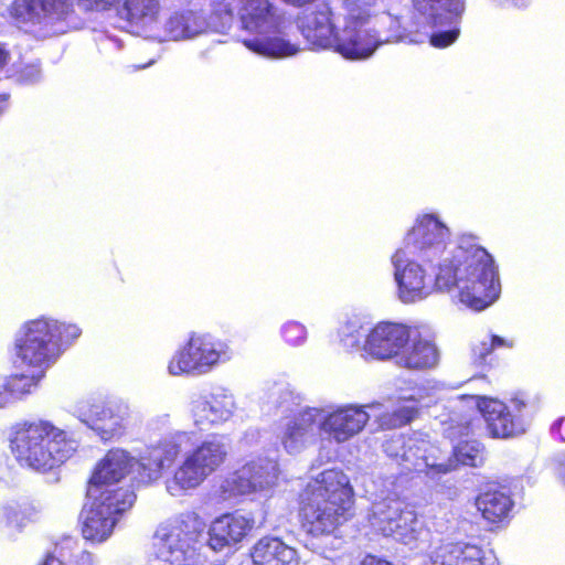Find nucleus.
Masks as SVG:
<instances>
[{
  "label": "nucleus",
  "instance_id": "nucleus-1",
  "mask_svg": "<svg viewBox=\"0 0 565 565\" xmlns=\"http://www.w3.org/2000/svg\"><path fill=\"white\" fill-rule=\"evenodd\" d=\"M449 236L448 227L436 215L426 214L407 233L404 248L418 259L438 266L437 289L449 291L456 287L462 305L483 310L498 299L501 290L494 260L471 237H462L448 250Z\"/></svg>",
  "mask_w": 565,
  "mask_h": 565
},
{
  "label": "nucleus",
  "instance_id": "nucleus-2",
  "mask_svg": "<svg viewBox=\"0 0 565 565\" xmlns=\"http://www.w3.org/2000/svg\"><path fill=\"white\" fill-rule=\"evenodd\" d=\"M376 0H340L334 12L321 3L300 19V31L313 50L333 49L345 58L363 60L385 43L403 40L398 17L375 13Z\"/></svg>",
  "mask_w": 565,
  "mask_h": 565
},
{
  "label": "nucleus",
  "instance_id": "nucleus-3",
  "mask_svg": "<svg viewBox=\"0 0 565 565\" xmlns=\"http://www.w3.org/2000/svg\"><path fill=\"white\" fill-rule=\"evenodd\" d=\"M353 502V489L345 473L338 469L320 472L301 494V512L308 532L313 535L332 533L347 520Z\"/></svg>",
  "mask_w": 565,
  "mask_h": 565
},
{
  "label": "nucleus",
  "instance_id": "nucleus-4",
  "mask_svg": "<svg viewBox=\"0 0 565 565\" xmlns=\"http://www.w3.org/2000/svg\"><path fill=\"white\" fill-rule=\"evenodd\" d=\"M239 2L241 26L248 33V36L242 39L246 49L269 60L286 58L299 52L298 45L282 35L287 19L281 9L269 0Z\"/></svg>",
  "mask_w": 565,
  "mask_h": 565
},
{
  "label": "nucleus",
  "instance_id": "nucleus-5",
  "mask_svg": "<svg viewBox=\"0 0 565 565\" xmlns=\"http://www.w3.org/2000/svg\"><path fill=\"white\" fill-rule=\"evenodd\" d=\"M17 460L38 471L51 470L73 456L77 441L47 420L24 423L11 439Z\"/></svg>",
  "mask_w": 565,
  "mask_h": 565
},
{
  "label": "nucleus",
  "instance_id": "nucleus-6",
  "mask_svg": "<svg viewBox=\"0 0 565 565\" xmlns=\"http://www.w3.org/2000/svg\"><path fill=\"white\" fill-rule=\"evenodd\" d=\"M227 456V445L220 436H211L188 452L171 477L166 480V489L172 497H181L196 489L212 475Z\"/></svg>",
  "mask_w": 565,
  "mask_h": 565
},
{
  "label": "nucleus",
  "instance_id": "nucleus-7",
  "mask_svg": "<svg viewBox=\"0 0 565 565\" xmlns=\"http://www.w3.org/2000/svg\"><path fill=\"white\" fill-rule=\"evenodd\" d=\"M204 529L205 522L195 512L182 513L161 525L154 536L152 565H186Z\"/></svg>",
  "mask_w": 565,
  "mask_h": 565
},
{
  "label": "nucleus",
  "instance_id": "nucleus-8",
  "mask_svg": "<svg viewBox=\"0 0 565 565\" xmlns=\"http://www.w3.org/2000/svg\"><path fill=\"white\" fill-rule=\"evenodd\" d=\"M230 359L226 344L207 333H192L169 361L168 372L172 376H201Z\"/></svg>",
  "mask_w": 565,
  "mask_h": 565
},
{
  "label": "nucleus",
  "instance_id": "nucleus-9",
  "mask_svg": "<svg viewBox=\"0 0 565 565\" xmlns=\"http://www.w3.org/2000/svg\"><path fill=\"white\" fill-rule=\"evenodd\" d=\"M87 495L93 502L84 511L83 536L93 542H103L111 534L118 515L132 507L136 497L130 490L98 491L96 487H88Z\"/></svg>",
  "mask_w": 565,
  "mask_h": 565
},
{
  "label": "nucleus",
  "instance_id": "nucleus-10",
  "mask_svg": "<svg viewBox=\"0 0 565 565\" xmlns=\"http://www.w3.org/2000/svg\"><path fill=\"white\" fill-rule=\"evenodd\" d=\"M57 330L58 326L53 320L38 319L26 323L15 339L17 358L21 365L44 373L60 354Z\"/></svg>",
  "mask_w": 565,
  "mask_h": 565
},
{
  "label": "nucleus",
  "instance_id": "nucleus-11",
  "mask_svg": "<svg viewBox=\"0 0 565 565\" xmlns=\"http://www.w3.org/2000/svg\"><path fill=\"white\" fill-rule=\"evenodd\" d=\"M372 527L384 536L392 537L404 545L415 544L424 531L413 507L398 499H385L375 502L370 516Z\"/></svg>",
  "mask_w": 565,
  "mask_h": 565
},
{
  "label": "nucleus",
  "instance_id": "nucleus-12",
  "mask_svg": "<svg viewBox=\"0 0 565 565\" xmlns=\"http://www.w3.org/2000/svg\"><path fill=\"white\" fill-rule=\"evenodd\" d=\"M76 0H13L10 18L19 28L49 30L75 13Z\"/></svg>",
  "mask_w": 565,
  "mask_h": 565
},
{
  "label": "nucleus",
  "instance_id": "nucleus-13",
  "mask_svg": "<svg viewBox=\"0 0 565 565\" xmlns=\"http://www.w3.org/2000/svg\"><path fill=\"white\" fill-rule=\"evenodd\" d=\"M278 479V465L268 458L248 461L225 478L218 488L222 500L270 490Z\"/></svg>",
  "mask_w": 565,
  "mask_h": 565
},
{
  "label": "nucleus",
  "instance_id": "nucleus-14",
  "mask_svg": "<svg viewBox=\"0 0 565 565\" xmlns=\"http://www.w3.org/2000/svg\"><path fill=\"white\" fill-rule=\"evenodd\" d=\"M190 440L185 431H175L166 436L156 444L147 447L134 460V471L143 483L158 481L163 471L169 468L182 451V447Z\"/></svg>",
  "mask_w": 565,
  "mask_h": 565
},
{
  "label": "nucleus",
  "instance_id": "nucleus-15",
  "mask_svg": "<svg viewBox=\"0 0 565 565\" xmlns=\"http://www.w3.org/2000/svg\"><path fill=\"white\" fill-rule=\"evenodd\" d=\"M405 248L396 250L392 257L394 278L397 284L398 298L404 303H413L428 297L433 286L425 269Z\"/></svg>",
  "mask_w": 565,
  "mask_h": 565
},
{
  "label": "nucleus",
  "instance_id": "nucleus-16",
  "mask_svg": "<svg viewBox=\"0 0 565 565\" xmlns=\"http://www.w3.org/2000/svg\"><path fill=\"white\" fill-rule=\"evenodd\" d=\"M365 407L348 404L332 409L320 408L319 428L330 440L337 444L345 443L359 435L370 420Z\"/></svg>",
  "mask_w": 565,
  "mask_h": 565
},
{
  "label": "nucleus",
  "instance_id": "nucleus-17",
  "mask_svg": "<svg viewBox=\"0 0 565 565\" xmlns=\"http://www.w3.org/2000/svg\"><path fill=\"white\" fill-rule=\"evenodd\" d=\"M236 411L235 397L231 391L218 387L213 392L199 395L190 403V415L200 430H209L226 423Z\"/></svg>",
  "mask_w": 565,
  "mask_h": 565
},
{
  "label": "nucleus",
  "instance_id": "nucleus-18",
  "mask_svg": "<svg viewBox=\"0 0 565 565\" xmlns=\"http://www.w3.org/2000/svg\"><path fill=\"white\" fill-rule=\"evenodd\" d=\"M524 407V401L519 397L511 401L510 408L497 399H482L478 403V412L482 414L491 435L501 438L525 431V422L520 414Z\"/></svg>",
  "mask_w": 565,
  "mask_h": 565
},
{
  "label": "nucleus",
  "instance_id": "nucleus-19",
  "mask_svg": "<svg viewBox=\"0 0 565 565\" xmlns=\"http://www.w3.org/2000/svg\"><path fill=\"white\" fill-rule=\"evenodd\" d=\"M385 454L396 460L406 471H424L434 478L438 475L448 473L452 465L447 462H436L428 456L419 455L420 448L415 440L406 439L403 435H393L383 444Z\"/></svg>",
  "mask_w": 565,
  "mask_h": 565
},
{
  "label": "nucleus",
  "instance_id": "nucleus-20",
  "mask_svg": "<svg viewBox=\"0 0 565 565\" xmlns=\"http://www.w3.org/2000/svg\"><path fill=\"white\" fill-rule=\"evenodd\" d=\"M409 330L398 323L382 322L371 329L363 344V351L376 360H392L408 343Z\"/></svg>",
  "mask_w": 565,
  "mask_h": 565
},
{
  "label": "nucleus",
  "instance_id": "nucleus-21",
  "mask_svg": "<svg viewBox=\"0 0 565 565\" xmlns=\"http://www.w3.org/2000/svg\"><path fill=\"white\" fill-rule=\"evenodd\" d=\"M320 416V408L307 407L292 417L281 419L278 438L287 452L298 454L313 440L315 425Z\"/></svg>",
  "mask_w": 565,
  "mask_h": 565
},
{
  "label": "nucleus",
  "instance_id": "nucleus-22",
  "mask_svg": "<svg viewBox=\"0 0 565 565\" xmlns=\"http://www.w3.org/2000/svg\"><path fill=\"white\" fill-rule=\"evenodd\" d=\"M130 408L126 403H111L106 406H93L89 414L81 420L94 430L102 440L119 437L126 430L130 419Z\"/></svg>",
  "mask_w": 565,
  "mask_h": 565
},
{
  "label": "nucleus",
  "instance_id": "nucleus-23",
  "mask_svg": "<svg viewBox=\"0 0 565 565\" xmlns=\"http://www.w3.org/2000/svg\"><path fill=\"white\" fill-rule=\"evenodd\" d=\"M207 17L202 10L181 9L173 11L163 22L160 41H186L210 32Z\"/></svg>",
  "mask_w": 565,
  "mask_h": 565
},
{
  "label": "nucleus",
  "instance_id": "nucleus-24",
  "mask_svg": "<svg viewBox=\"0 0 565 565\" xmlns=\"http://www.w3.org/2000/svg\"><path fill=\"white\" fill-rule=\"evenodd\" d=\"M254 520L239 513H226L215 519L209 529V546L223 551L241 542L253 529Z\"/></svg>",
  "mask_w": 565,
  "mask_h": 565
},
{
  "label": "nucleus",
  "instance_id": "nucleus-25",
  "mask_svg": "<svg viewBox=\"0 0 565 565\" xmlns=\"http://www.w3.org/2000/svg\"><path fill=\"white\" fill-rule=\"evenodd\" d=\"M134 469V458L126 450L111 449L96 467L88 487H96L98 491L106 489L125 490L116 484Z\"/></svg>",
  "mask_w": 565,
  "mask_h": 565
},
{
  "label": "nucleus",
  "instance_id": "nucleus-26",
  "mask_svg": "<svg viewBox=\"0 0 565 565\" xmlns=\"http://www.w3.org/2000/svg\"><path fill=\"white\" fill-rule=\"evenodd\" d=\"M439 350L428 339L422 337L408 340L397 355L396 365L413 371H424L435 367L439 362Z\"/></svg>",
  "mask_w": 565,
  "mask_h": 565
},
{
  "label": "nucleus",
  "instance_id": "nucleus-27",
  "mask_svg": "<svg viewBox=\"0 0 565 565\" xmlns=\"http://www.w3.org/2000/svg\"><path fill=\"white\" fill-rule=\"evenodd\" d=\"M253 565H298L297 551L275 536L259 539L250 548Z\"/></svg>",
  "mask_w": 565,
  "mask_h": 565
},
{
  "label": "nucleus",
  "instance_id": "nucleus-28",
  "mask_svg": "<svg viewBox=\"0 0 565 565\" xmlns=\"http://www.w3.org/2000/svg\"><path fill=\"white\" fill-rule=\"evenodd\" d=\"M161 11L160 0H124L120 13L131 26L152 33Z\"/></svg>",
  "mask_w": 565,
  "mask_h": 565
},
{
  "label": "nucleus",
  "instance_id": "nucleus-29",
  "mask_svg": "<svg viewBox=\"0 0 565 565\" xmlns=\"http://www.w3.org/2000/svg\"><path fill=\"white\" fill-rule=\"evenodd\" d=\"M414 8L433 24L452 23L463 11L462 0H413Z\"/></svg>",
  "mask_w": 565,
  "mask_h": 565
},
{
  "label": "nucleus",
  "instance_id": "nucleus-30",
  "mask_svg": "<svg viewBox=\"0 0 565 565\" xmlns=\"http://www.w3.org/2000/svg\"><path fill=\"white\" fill-rule=\"evenodd\" d=\"M476 505L483 519L490 523H498L508 516L512 501L504 492L493 490L481 493L476 500Z\"/></svg>",
  "mask_w": 565,
  "mask_h": 565
},
{
  "label": "nucleus",
  "instance_id": "nucleus-31",
  "mask_svg": "<svg viewBox=\"0 0 565 565\" xmlns=\"http://www.w3.org/2000/svg\"><path fill=\"white\" fill-rule=\"evenodd\" d=\"M43 372L34 370L31 374H14L2 380L0 388L8 391L11 403L24 398L36 387Z\"/></svg>",
  "mask_w": 565,
  "mask_h": 565
},
{
  "label": "nucleus",
  "instance_id": "nucleus-32",
  "mask_svg": "<svg viewBox=\"0 0 565 565\" xmlns=\"http://www.w3.org/2000/svg\"><path fill=\"white\" fill-rule=\"evenodd\" d=\"M436 462L451 463L452 467L448 471L454 470L459 463L470 467H479L484 461V449L482 445L477 440L463 441L454 447V459H444Z\"/></svg>",
  "mask_w": 565,
  "mask_h": 565
},
{
  "label": "nucleus",
  "instance_id": "nucleus-33",
  "mask_svg": "<svg viewBox=\"0 0 565 565\" xmlns=\"http://www.w3.org/2000/svg\"><path fill=\"white\" fill-rule=\"evenodd\" d=\"M233 21V8L226 0H213L207 23L210 32L222 33L227 30Z\"/></svg>",
  "mask_w": 565,
  "mask_h": 565
},
{
  "label": "nucleus",
  "instance_id": "nucleus-34",
  "mask_svg": "<svg viewBox=\"0 0 565 565\" xmlns=\"http://www.w3.org/2000/svg\"><path fill=\"white\" fill-rule=\"evenodd\" d=\"M370 331L358 321H349L340 331L341 342L348 349H363L361 343H364Z\"/></svg>",
  "mask_w": 565,
  "mask_h": 565
},
{
  "label": "nucleus",
  "instance_id": "nucleus-35",
  "mask_svg": "<svg viewBox=\"0 0 565 565\" xmlns=\"http://www.w3.org/2000/svg\"><path fill=\"white\" fill-rule=\"evenodd\" d=\"M417 414V408L409 403L403 404L394 409L392 413H386L380 416V424L382 427L393 428L403 426L409 423Z\"/></svg>",
  "mask_w": 565,
  "mask_h": 565
},
{
  "label": "nucleus",
  "instance_id": "nucleus-36",
  "mask_svg": "<svg viewBox=\"0 0 565 565\" xmlns=\"http://www.w3.org/2000/svg\"><path fill=\"white\" fill-rule=\"evenodd\" d=\"M454 546L458 565H483L484 554L478 545L457 542Z\"/></svg>",
  "mask_w": 565,
  "mask_h": 565
},
{
  "label": "nucleus",
  "instance_id": "nucleus-37",
  "mask_svg": "<svg viewBox=\"0 0 565 565\" xmlns=\"http://www.w3.org/2000/svg\"><path fill=\"white\" fill-rule=\"evenodd\" d=\"M456 553L454 543H443L433 550L426 565H458Z\"/></svg>",
  "mask_w": 565,
  "mask_h": 565
},
{
  "label": "nucleus",
  "instance_id": "nucleus-38",
  "mask_svg": "<svg viewBox=\"0 0 565 565\" xmlns=\"http://www.w3.org/2000/svg\"><path fill=\"white\" fill-rule=\"evenodd\" d=\"M512 347V343H507L503 338L491 335L487 340L473 345L472 354L476 358V363L481 365L486 361V356L492 352L497 347Z\"/></svg>",
  "mask_w": 565,
  "mask_h": 565
},
{
  "label": "nucleus",
  "instance_id": "nucleus-39",
  "mask_svg": "<svg viewBox=\"0 0 565 565\" xmlns=\"http://www.w3.org/2000/svg\"><path fill=\"white\" fill-rule=\"evenodd\" d=\"M281 333L285 341L294 347L301 345L307 338L306 328L295 321H290L284 324Z\"/></svg>",
  "mask_w": 565,
  "mask_h": 565
},
{
  "label": "nucleus",
  "instance_id": "nucleus-40",
  "mask_svg": "<svg viewBox=\"0 0 565 565\" xmlns=\"http://www.w3.org/2000/svg\"><path fill=\"white\" fill-rule=\"evenodd\" d=\"M17 81L22 84H34L41 78V68L38 62L21 66L15 73Z\"/></svg>",
  "mask_w": 565,
  "mask_h": 565
},
{
  "label": "nucleus",
  "instance_id": "nucleus-41",
  "mask_svg": "<svg viewBox=\"0 0 565 565\" xmlns=\"http://www.w3.org/2000/svg\"><path fill=\"white\" fill-rule=\"evenodd\" d=\"M459 35V29L436 32L430 35V44L436 47H446L454 43Z\"/></svg>",
  "mask_w": 565,
  "mask_h": 565
},
{
  "label": "nucleus",
  "instance_id": "nucleus-42",
  "mask_svg": "<svg viewBox=\"0 0 565 565\" xmlns=\"http://www.w3.org/2000/svg\"><path fill=\"white\" fill-rule=\"evenodd\" d=\"M120 0H77L78 6L86 11L104 12L113 9Z\"/></svg>",
  "mask_w": 565,
  "mask_h": 565
},
{
  "label": "nucleus",
  "instance_id": "nucleus-43",
  "mask_svg": "<svg viewBox=\"0 0 565 565\" xmlns=\"http://www.w3.org/2000/svg\"><path fill=\"white\" fill-rule=\"evenodd\" d=\"M54 321L58 326V330L56 331L57 342L58 341L68 342V341L77 339L81 335V329L77 326L60 323L56 320H54Z\"/></svg>",
  "mask_w": 565,
  "mask_h": 565
},
{
  "label": "nucleus",
  "instance_id": "nucleus-44",
  "mask_svg": "<svg viewBox=\"0 0 565 565\" xmlns=\"http://www.w3.org/2000/svg\"><path fill=\"white\" fill-rule=\"evenodd\" d=\"M19 507L11 502L0 507V523L12 524L18 521Z\"/></svg>",
  "mask_w": 565,
  "mask_h": 565
},
{
  "label": "nucleus",
  "instance_id": "nucleus-45",
  "mask_svg": "<svg viewBox=\"0 0 565 565\" xmlns=\"http://www.w3.org/2000/svg\"><path fill=\"white\" fill-rule=\"evenodd\" d=\"M360 565H392L390 562L375 556H366Z\"/></svg>",
  "mask_w": 565,
  "mask_h": 565
},
{
  "label": "nucleus",
  "instance_id": "nucleus-46",
  "mask_svg": "<svg viewBox=\"0 0 565 565\" xmlns=\"http://www.w3.org/2000/svg\"><path fill=\"white\" fill-rule=\"evenodd\" d=\"M12 404L8 391L4 388H0V408H4L8 405Z\"/></svg>",
  "mask_w": 565,
  "mask_h": 565
},
{
  "label": "nucleus",
  "instance_id": "nucleus-47",
  "mask_svg": "<svg viewBox=\"0 0 565 565\" xmlns=\"http://www.w3.org/2000/svg\"><path fill=\"white\" fill-rule=\"evenodd\" d=\"M42 565H64V562L54 555H47Z\"/></svg>",
  "mask_w": 565,
  "mask_h": 565
},
{
  "label": "nucleus",
  "instance_id": "nucleus-48",
  "mask_svg": "<svg viewBox=\"0 0 565 565\" xmlns=\"http://www.w3.org/2000/svg\"><path fill=\"white\" fill-rule=\"evenodd\" d=\"M90 562H92V555L89 553H83L81 556L82 565L89 564Z\"/></svg>",
  "mask_w": 565,
  "mask_h": 565
},
{
  "label": "nucleus",
  "instance_id": "nucleus-49",
  "mask_svg": "<svg viewBox=\"0 0 565 565\" xmlns=\"http://www.w3.org/2000/svg\"><path fill=\"white\" fill-rule=\"evenodd\" d=\"M7 63V53L3 49L0 47V68Z\"/></svg>",
  "mask_w": 565,
  "mask_h": 565
},
{
  "label": "nucleus",
  "instance_id": "nucleus-50",
  "mask_svg": "<svg viewBox=\"0 0 565 565\" xmlns=\"http://www.w3.org/2000/svg\"><path fill=\"white\" fill-rule=\"evenodd\" d=\"M515 7H525L530 0H510Z\"/></svg>",
  "mask_w": 565,
  "mask_h": 565
},
{
  "label": "nucleus",
  "instance_id": "nucleus-51",
  "mask_svg": "<svg viewBox=\"0 0 565 565\" xmlns=\"http://www.w3.org/2000/svg\"><path fill=\"white\" fill-rule=\"evenodd\" d=\"M282 394H284L285 396H287V395H288V393H287V392H285L281 387H277V388L275 390V392L273 393V396H274V395H279V397H280Z\"/></svg>",
  "mask_w": 565,
  "mask_h": 565
},
{
  "label": "nucleus",
  "instance_id": "nucleus-52",
  "mask_svg": "<svg viewBox=\"0 0 565 565\" xmlns=\"http://www.w3.org/2000/svg\"><path fill=\"white\" fill-rule=\"evenodd\" d=\"M4 102H6L4 97L0 96V114H1V113L3 111V109H4Z\"/></svg>",
  "mask_w": 565,
  "mask_h": 565
}]
</instances>
